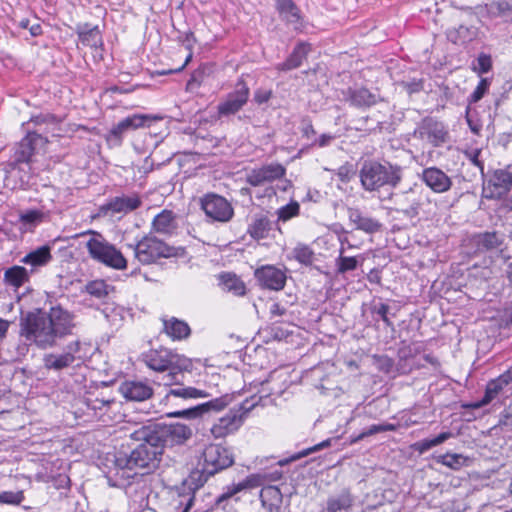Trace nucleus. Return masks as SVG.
Instances as JSON below:
<instances>
[{"label":"nucleus","instance_id":"1","mask_svg":"<svg viewBox=\"0 0 512 512\" xmlns=\"http://www.w3.org/2000/svg\"><path fill=\"white\" fill-rule=\"evenodd\" d=\"M142 434V443L133 448L122 446L107 458L111 465L106 472L110 486L125 488L130 495L139 490L141 498L149 491L150 475L159 468L163 454L147 430Z\"/></svg>","mask_w":512,"mask_h":512},{"label":"nucleus","instance_id":"2","mask_svg":"<svg viewBox=\"0 0 512 512\" xmlns=\"http://www.w3.org/2000/svg\"><path fill=\"white\" fill-rule=\"evenodd\" d=\"M75 319L76 315L60 304L51 306L48 311L35 308L21 313L20 335L43 350L58 347L73 334L77 326Z\"/></svg>","mask_w":512,"mask_h":512},{"label":"nucleus","instance_id":"3","mask_svg":"<svg viewBox=\"0 0 512 512\" xmlns=\"http://www.w3.org/2000/svg\"><path fill=\"white\" fill-rule=\"evenodd\" d=\"M201 469L192 471L177 490L173 499L174 508L179 512H189L194 505L195 492L201 488L209 477L227 469L234 464L232 451L220 444H209L202 453Z\"/></svg>","mask_w":512,"mask_h":512},{"label":"nucleus","instance_id":"4","mask_svg":"<svg viewBox=\"0 0 512 512\" xmlns=\"http://www.w3.org/2000/svg\"><path fill=\"white\" fill-rule=\"evenodd\" d=\"M403 170L390 162L365 161L359 171L361 186L365 191H378L384 186L396 188L402 181Z\"/></svg>","mask_w":512,"mask_h":512},{"label":"nucleus","instance_id":"5","mask_svg":"<svg viewBox=\"0 0 512 512\" xmlns=\"http://www.w3.org/2000/svg\"><path fill=\"white\" fill-rule=\"evenodd\" d=\"M135 257L144 265L155 263L160 258L183 257L184 247L169 246L154 235H146L134 247Z\"/></svg>","mask_w":512,"mask_h":512},{"label":"nucleus","instance_id":"6","mask_svg":"<svg viewBox=\"0 0 512 512\" xmlns=\"http://www.w3.org/2000/svg\"><path fill=\"white\" fill-rule=\"evenodd\" d=\"M261 397L256 395L245 399L237 407H233L229 412L221 417L211 428V433L215 438H223L237 431L243 424L247 414L258 405Z\"/></svg>","mask_w":512,"mask_h":512},{"label":"nucleus","instance_id":"7","mask_svg":"<svg viewBox=\"0 0 512 512\" xmlns=\"http://www.w3.org/2000/svg\"><path fill=\"white\" fill-rule=\"evenodd\" d=\"M94 237L86 244L89 255L92 259L108 267L122 270L127 266V260L120 250L108 242L100 233L92 232Z\"/></svg>","mask_w":512,"mask_h":512},{"label":"nucleus","instance_id":"8","mask_svg":"<svg viewBox=\"0 0 512 512\" xmlns=\"http://www.w3.org/2000/svg\"><path fill=\"white\" fill-rule=\"evenodd\" d=\"M146 430L152 436V441L156 442L162 451L165 446L183 445L193 435L192 429L182 423H157L153 428Z\"/></svg>","mask_w":512,"mask_h":512},{"label":"nucleus","instance_id":"9","mask_svg":"<svg viewBox=\"0 0 512 512\" xmlns=\"http://www.w3.org/2000/svg\"><path fill=\"white\" fill-rule=\"evenodd\" d=\"M146 365L158 372H164L167 369H191L190 359L179 355L167 348L151 349L143 355Z\"/></svg>","mask_w":512,"mask_h":512},{"label":"nucleus","instance_id":"10","mask_svg":"<svg viewBox=\"0 0 512 512\" xmlns=\"http://www.w3.org/2000/svg\"><path fill=\"white\" fill-rule=\"evenodd\" d=\"M390 199L394 201V210L401 213L408 219H414L419 216L425 201L423 189L414 185L408 190L391 194Z\"/></svg>","mask_w":512,"mask_h":512},{"label":"nucleus","instance_id":"11","mask_svg":"<svg viewBox=\"0 0 512 512\" xmlns=\"http://www.w3.org/2000/svg\"><path fill=\"white\" fill-rule=\"evenodd\" d=\"M81 349L80 340L71 341L68 343L62 353L46 354L43 358L44 367L48 370L62 371L64 369L74 367L82 361L79 355Z\"/></svg>","mask_w":512,"mask_h":512},{"label":"nucleus","instance_id":"12","mask_svg":"<svg viewBox=\"0 0 512 512\" xmlns=\"http://www.w3.org/2000/svg\"><path fill=\"white\" fill-rule=\"evenodd\" d=\"M159 120H162V117L156 115L133 114L128 116L110 129L107 135V141L120 145L124 135L128 131L136 130L141 127H150L153 122Z\"/></svg>","mask_w":512,"mask_h":512},{"label":"nucleus","instance_id":"13","mask_svg":"<svg viewBox=\"0 0 512 512\" xmlns=\"http://www.w3.org/2000/svg\"><path fill=\"white\" fill-rule=\"evenodd\" d=\"M48 142V137L39 132H27L26 136L15 147L13 161L10 166L15 168L18 164H28L34 153Z\"/></svg>","mask_w":512,"mask_h":512},{"label":"nucleus","instance_id":"14","mask_svg":"<svg viewBox=\"0 0 512 512\" xmlns=\"http://www.w3.org/2000/svg\"><path fill=\"white\" fill-rule=\"evenodd\" d=\"M201 208L211 221L228 222L234 215V209L230 202L223 196L209 193L201 199Z\"/></svg>","mask_w":512,"mask_h":512},{"label":"nucleus","instance_id":"15","mask_svg":"<svg viewBox=\"0 0 512 512\" xmlns=\"http://www.w3.org/2000/svg\"><path fill=\"white\" fill-rule=\"evenodd\" d=\"M250 90L243 79H239L235 85L234 91L230 92L225 100L217 106L219 117H228L239 112L247 103Z\"/></svg>","mask_w":512,"mask_h":512},{"label":"nucleus","instance_id":"16","mask_svg":"<svg viewBox=\"0 0 512 512\" xmlns=\"http://www.w3.org/2000/svg\"><path fill=\"white\" fill-rule=\"evenodd\" d=\"M232 401V397L229 394L223 395L218 398H214L208 402L196 405L194 407L186 408L179 411L167 413L168 417L187 418L195 419L201 417L205 413L211 411L219 412L226 408Z\"/></svg>","mask_w":512,"mask_h":512},{"label":"nucleus","instance_id":"17","mask_svg":"<svg viewBox=\"0 0 512 512\" xmlns=\"http://www.w3.org/2000/svg\"><path fill=\"white\" fill-rule=\"evenodd\" d=\"M254 277L261 288L273 291L282 290L287 280L285 271L274 265H263L257 268Z\"/></svg>","mask_w":512,"mask_h":512},{"label":"nucleus","instance_id":"18","mask_svg":"<svg viewBox=\"0 0 512 512\" xmlns=\"http://www.w3.org/2000/svg\"><path fill=\"white\" fill-rule=\"evenodd\" d=\"M415 134H418L421 139H426L435 147L445 143L448 138V131L445 125L433 117L422 119Z\"/></svg>","mask_w":512,"mask_h":512},{"label":"nucleus","instance_id":"19","mask_svg":"<svg viewBox=\"0 0 512 512\" xmlns=\"http://www.w3.org/2000/svg\"><path fill=\"white\" fill-rule=\"evenodd\" d=\"M286 174V168L280 163H270L263 165L260 168L253 169L246 178L247 183L251 186L257 187L266 182H272L274 180L284 177Z\"/></svg>","mask_w":512,"mask_h":512},{"label":"nucleus","instance_id":"20","mask_svg":"<svg viewBox=\"0 0 512 512\" xmlns=\"http://www.w3.org/2000/svg\"><path fill=\"white\" fill-rule=\"evenodd\" d=\"M504 242L503 234L496 231L476 233L469 239V245L475 254L499 249Z\"/></svg>","mask_w":512,"mask_h":512},{"label":"nucleus","instance_id":"21","mask_svg":"<svg viewBox=\"0 0 512 512\" xmlns=\"http://www.w3.org/2000/svg\"><path fill=\"white\" fill-rule=\"evenodd\" d=\"M347 216L356 230L363 231L366 234H375L382 231L383 224L359 208L348 207Z\"/></svg>","mask_w":512,"mask_h":512},{"label":"nucleus","instance_id":"22","mask_svg":"<svg viewBox=\"0 0 512 512\" xmlns=\"http://www.w3.org/2000/svg\"><path fill=\"white\" fill-rule=\"evenodd\" d=\"M421 180L435 193H445L452 186V179L438 167L423 169Z\"/></svg>","mask_w":512,"mask_h":512},{"label":"nucleus","instance_id":"23","mask_svg":"<svg viewBox=\"0 0 512 512\" xmlns=\"http://www.w3.org/2000/svg\"><path fill=\"white\" fill-rule=\"evenodd\" d=\"M259 477L260 475H250L245 480L237 484L226 486L223 493L216 498L215 506L217 508L226 509L229 500L234 499L235 501H238V498H235L237 493L260 485L258 481Z\"/></svg>","mask_w":512,"mask_h":512},{"label":"nucleus","instance_id":"24","mask_svg":"<svg viewBox=\"0 0 512 512\" xmlns=\"http://www.w3.org/2000/svg\"><path fill=\"white\" fill-rule=\"evenodd\" d=\"M62 122V119L55 114L49 112H41L37 115H32L27 125V132H39L44 136L50 130H54Z\"/></svg>","mask_w":512,"mask_h":512},{"label":"nucleus","instance_id":"25","mask_svg":"<svg viewBox=\"0 0 512 512\" xmlns=\"http://www.w3.org/2000/svg\"><path fill=\"white\" fill-rule=\"evenodd\" d=\"M142 205V200L137 194L128 196L122 195L111 198L106 204L101 207L102 211H111L115 213H129L138 209Z\"/></svg>","mask_w":512,"mask_h":512},{"label":"nucleus","instance_id":"26","mask_svg":"<svg viewBox=\"0 0 512 512\" xmlns=\"http://www.w3.org/2000/svg\"><path fill=\"white\" fill-rule=\"evenodd\" d=\"M355 497L349 488H343L339 493L330 495L325 507L321 512H350L353 507Z\"/></svg>","mask_w":512,"mask_h":512},{"label":"nucleus","instance_id":"27","mask_svg":"<svg viewBox=\"0 0 512 512\" xmlns=\"http://www.w3.org/2000/svg\"><path fill=\"white\" fill-rule=\"evenodd\" d=\"M120 393L130 401L142 402L152 397L153 389L140 381H125L119 387Z\"/></svg>","mask_w":512,"mask_h":512},{"label":"nucleus","instance_id":"28","mask_svg":"<svg viewBox=\"0 0 512 512\" xmlns=\"http://www.w3.org/2000/svg\"><path fill=\"white\" fill-rule=\"evenodd\" d=\"M276 9L283 21L288 25H292L295 30L302 27V17L300 9L293 0H276Z\"/></svg>","mask_w":512,"mask_h":512},{"label":"nucleus","instance_id":"29","mask_svg":"<svg viewBox=\"0 0 512 512\" xmlns=\"http://www.w3.org/2000/svg\"><path fill=\"white\" fill-rule=\"evenodd\" d=\"M51 260V247L43 245L26 254L21 258L20 263L31 266L29 271L33 274L38 268L46 266Z\"/></svg>","mask_w":512,"mask_h":512},{"label":"nucleus","instance_id":"30","mask_svg":"<svg viewBox=\"0 0 512 512\" xmlns=\"http://www.w3.org/2000/svg\"><path fill=\"white\" fill-rule=\"evenodd\" d=\"M479 28L470 25H459L457 28L448 29L447 39L455 45H467L478 38Z\"/></svg>","mask_w":512,"mask_h":512},{"label":"nucleus","instance_id":"31","mask_svg":"<svg viewBox=\"0 0 512 512\" xmlns=\"http://www.w3.org/2000/svg\"><path fill=\"white\" fill-rule=\"evenodd\" d=\"M347 101L357 108H369L378 102V96L367 88H348Z\"/></svg>","mask_w":512,"mask_h":512},{"label":"nucleus","instance_id":"32","mask_svg":"<svg viewBox=\"0 0 512 512\" xmlns=\"http://www.w3.org/2000/svg\"><path fill=\"white\" fill-rule=\"evenodd\" d=\"M177 227L176 215L167 209L162 210L152 221V230L159 234L171 235Z\"/></svg>","mask_w":512,"mask_h":512},{"label":"nucleus","instance_id":"33","mask_svg":"<svg viewBox=\"0 0 512 512\" xmlns=\"http://www.w3.org/2000/svg\"><path fill=\"white\" fill-rule=\"evenodd\" d=\"M31 272L23 266L13 265L4 270L3 282L15 290L30 281Z\"/></svg>","mask_w":512,"mask_h":512},{"label":"nucleus","instance_id":"34","mask_svg":"<svg viewBox=\"0 0 512 512\" xmlns=\"http://www.w3.org/2000/svg\"><path fill=\"white\" fill-rule=\"evenodd\" d=\"M76 34L80 42L85 46L97 48L103 45L102 35L97 25L91 26L88 23L78 24Z\"/></svg>","mask_w":512,"mask_h":512},{"label":"nucleus","instance_id":"35","mask_svg":"<svg viewBox=\"0 0 512 512\" xmlns=\"http://www.w3.org/2000/svg\"><path fill=\"white\" fill-rule=\"evenodd\" d=\"M310 51V44L305 42L298 43L287 59L277 66L280 71H290L301 66Z\"/></svg>","mask_w":512,"mask_h":512},{"label":"nucleus","instance_id":"36","mask_svg":"<svg viewBox=\"0 0 512 512\" xmlns=\"http://www.w3.org/2000/svg\"><path fill=\"white\" fill-rule=\"evenodd\" d=\"M260 499L262 506L267 509L268 512H280L283 495L278 487H264L260 492Z\"/></svg>","mask_w":512,"mask_h":512},{"label":"nucleus","instance_id":"37","mask_svg":"<svg viewBox=\"0 0 512 512\" xmlns=\"http://www.w3.org/2000/svg\"><path fill=\"white\" fill-rule=\"evenodd\" d=\"M164 332L173 340H182L189 337L191 329L189 325L178 318L171 317L164 320Z\"/></svg>","mask_w":512,"mask_h":512},{"label":"nucleus","instance_id":"38","mask_svg":"<svg viewBox=\"0 0 512 512\" xmlns=\"http://www.w3.org/2000/svg\"><path fill=\"white\" fill-rule=\"evenodd\" d=\"M271 225L272 223L266 215L257 214L249 224L247 232L255 240L264 239L268 236Z\"/></svg>","mask_w":512,"mask_h":512},{"label":"nucleus","instance_id":"39","mask_svg":"<svg viewBox=\"0 0 512 512\" xmlns=\"http://www.w3.org/2000/svg\"><path fill=\"white\" fill-rule=\"evenodd\" d=\"M210 395L204 391L197 389L195 387H184L181 384L176 387L172 388L168 391L166 394V400L170 401L172 397L175 398H182V399H191V398H206Z\"/></svg>","mask_w":512,"mask_h":512},{"label":"nucleus","instance_id":"40","mask_svg":"<svg viewBox=\"0 0 512 512\" xmlns=\"http://www.w3.org/2000/svg\"><path fill=\"white\" fill-rule=\"evenodd\" d=\"M436 462L452 470H460L462 467L468 466L469 458L463 454L458 453H446L439 455L436 458Z\"/></svg>","mask_w":512,"mask_h":512},{"label":"nucleus","instance_id":"41","mask_svg":"<svg viewBox=\"0 0 512 512\" xmlns=\"http://www.w3.org/2000/svg\"><path fill=\"white\" fill-rule=\"evenodd\" d=\"M345 248L340 247L339 256L335 261L337 273L345 274L349 271H354L362 263L363 258L359 260L358 257H349L344 255Z\"/></svg>","mask_w":512,"mask_h":512},{"label":"nucleus","instance_id":"42","mask_svg":"<svg viewBox=\"0 0 512 512\" xmlns=\"http://www.w3.org/2000/svg\"><path fill=\"white\" fill-rule=\"evenodd\" d=\"M452 437V433L449 431L442 432L438 436L431 438V439H422L420 441L415 442L412 445V448L414 451H417L420 454H423L427 452L428 450L432 449L435 446H438L448 439Z\"/></svg>","mask_w":512,"mask_h":512},{"label":"nucleus","instance_id":"43","mask_svg":"<svg viewBox=\"0 0 512 512\" xmlns=\"http://www.w3.org/2000/svg\"><path fill=\"white\" fill-rule=\"evenodd\" d=\"M85 291L98 299L107 297L110 293L115 291V287L107 284L102 279L89 281L85 286Z\"/></svg>","mask_w":512,"mask_h":512},{"label":"nucleus","instance_id":"44","mask_svg":"<svg viewBox=\"0 0 512 512\" xmlns=\"http://www.w3.org/2000/svg\"><path fill=\"white\" fill-rule=\"evenodd\" d=\"M370 312L372 315H376L378 318L375 319L378 321L381 319L386 327L393 328V322L391 321L389 315H390V306L384 302H382L380 299L376 300L374 299L370 304Z\"/></svg>","mask_w":512,"mask_h":512},{"label":"nucleus","instance_id":"45","mask_svg":"<svg viewBox=\"0 0 512 512\" xmlns=\"http://www.w3.org/2000/svg\"><path fill=\"white\" fill-rule=\"evenodd\" d=\"M220 280L227 291L239 296L245 294V285L235 274L223 273Z\"/></svg>","mask_w":512,"mask_h":512},{"label":"nucleus","instance_id":"46","mask_svg":"<svg viewBox=\"0 0 512 512\" xmlns=\"http://www.w3.org/2000/svg\"><path fill=\"white\" fill-rule=\"evenodd\" d=\"M503 388H504V386L502 384H500L496 378L492 379L491 381L488 382V384L486 386L485 394H484L483 398L480 401L471 404L470 407L480 408V407H483V406L489 404Z\"/></svg>","mask_w":512,"mask_h":512},{"label":"nucleus","instance_id":"47","mask_svg":"<svg viewBox=\"0 0 512 512\" xmlns=\"http://www.w3.org/2000/svg\"><path fill=\"white\" fill-rule=\"evenodd\" d=\"M397 429V425L391 423H381V424H373L370 427L364 429L359 435L352 438L351 442L356 443L361 441L362 439L372 436L378 433L395 431Z\"/></svg>","mask_w":512,"mask_h":512},{"label":"nucleus","instance_id":"48","mask_svg":"<svg viewBox=\"0 0 512 512\" xmlns=\"http://www.w3.org/2000/svg\"><path fill=\"white\" fill-rule=\"evenodd\" d=\"M331 445V440L330 439H327V440H324L312 447H309V448H306V449H303L302 451L298 452V453H295L293 454L292 456H290L289 458H286V459H283V460H279L278 461V465L279 466H284L290 462H293V461H296V460H299L303 457H306L314 452H317V451H320L322 450L323 448H326V447H329Z\"/></svg>","mask_w":512,"mask_h":512},{"label":"nucleus","instance_id":"49","mask_svg":"<svg viewBox=\"0 0 512 512\" xmlns=\"http://www.w3.org/2000/svg\"><path fill=\"white\" fill-rule=\"evenodd\" d=\"M293 257L302 265L311 266L315 261V253L304 244H298L292 251Z\"/></svg>","mask_w":512,"mask_h":512},{"label":"nucleus","instance_id":"50","mask_svg":"<svg viewBox=\"0 0 512 512\" xmlns=\"http://www.w3.org/2000/svg\"><path fill=\"white\" fill-rule=\"evenodd\" d=\"M182 42H183L185 48L190 51V53L186 57L184 63L180 67H178L176 69L162 70V71L159 72L160 75H168V74H172V73H179V72H181L185 68V66L192 59V49H193L194 43L196 42V38H195L193 32L189 31V32L185 33L184 38L182 39Z\"/></svg>","mask_w":512,"mask_h":512},{"label":"nucleus","instance_id":"51","mask_svg":"<svg viewBox=\"0 0 512 512\" xmlns=\"http://www.w3.org/2000/svg\"><path fill=\"white\" fill-rule=\"evenodd\" d=\"M122 311V307L109 303H105L104 307L101 309V313L111 324H116L122 320Z\"/></svg>","mask_w":512,"mask_h":512},{"label":"nucleus","instance_id":"52","mask_svg":"<svg viewBox=\"0 0 512 512\" xmlns=\"http://www.w3.org/2000/svg\"><path fill=\"white\" fill-rule=\"evenodd\" d=\"M492 12L495 16L504 17L512 21V0H499L492 4Z\"/></svg>","mask_w":512,"mask_h":512},{"label":"nucleus","instance_id":"53","mask_svg":"<svg viewBox=\"0 0 512 512\" xmlns=\"http://www.w3.org/2000/svg\"><path fill=\"white\" fill-rule=\"evenodd\" d=\"M44 217L43 212L39 210H28L24 213L20 214L19 220L20 223L25 226H35L38 223L42 222Z\"/></svg>","mask_w":512,"mask_h":512},{"label":"nucleus","instance_id":"54","mask_svg":"<svg viewBox=\"0 0 512 512\" xmlns=\"http://www.w3.org/2000/svg\"><path fill=\"white\" fill-rule=\"evenodd\" d=\"M300 205L296 201H292L289 204L281 207L277 211L278 220L287 221L294 216L299 214Z\"/></svg>","mask_w":512,"mask_h":512},{"label":"nucleus","instance_id":"55","mask_svg":"<svg viewBox=\"0 0 512 512\" xmlns=\"http://www.w3.org/2000/svg\"><path fill=\"white\" fill-rule=\"evenodd\" d=\"M168 374L163 376L164 385H180L183 381L184 371H190V369H167Z\"/></svg>","mask_w":512,"mask_h":512},{"label":"nucleus","instance_id":"56","mask_svg":"<svg viewBox=\"0 0 512 512\" xmlns=\"http://www.w3.org/2000/svg\"><path fill=\"white\" fill-rule=\"evenodd\" d=\"M421 345L418 343H406L405 341L401 342V347L398 350V355L401 359H407L415 356L420 353Z\"/></svg>","mask_w":512,"mask_h":512},{"label":"nucleus","instance_id":"57","mask_svg":"<svg viewBox=\"0 0 512 512\" xmlns=\"http://www.w3.org/2000/svg\"><path fill=\"white\" fill-rule=\"evenodd\" d=\"M489 85L490 83L488 79H481L475 90L468 97L469 104L477 103L479 100H481L485 93L488 91Z\"/></svg>","mask_w":512,"mask_h":512},{"label":"nucleus","instance_id":"58","mask_svg":"<svg viewBox=\"0 0 512 512\" xmlns=\"http://www.w3.org/2000/svg\"><path fill=\"white\" fill-rule=\"evenodd\" d=\"M494 185L502 188H508L512 185V171L497 170L494 173Z\"/></svg>","mask_w":512,"mask_h":512},{"label":"nucleus","instance_id":"59","mask_svg":"<svg viewBox=\"0 0 512 512\" xmlns=\"http://www.w3.org/2000/svg\"><path fill=\"white\" fill-rule=\"evenodd\" d=\"M334 173L341 182L348 183L355 175L356 171L353 164L346 162L344 165L335 170Z\"/></svg>","mask_w":512,"mask_h":512},{"label":"nucleus","instance_id":"60","mask_svg":"<svg viewBox=\"0 0 512 512\" xmlns=\"http://www.w3.org/2000/svg\"><path fill=\"white\" fill-rule=\"evenodd\" d=\"M24 500L23 491H3L0 493V503L19 505Z\"/></svg>","mask_w":512,"mask_h":512},{"label":"nucleus","instance_id":"61","mask_svg":"<svg viewBox=\"0 0 512 512\" xmlns=\"http://www.w3.org/2000/svg\"><path fill=\"white\" fill-rule=\"evenodd\" d=\"M477 63H478V72L480 74L487 73L492 68V60L491 56L485 53L479 54L477 57Z\"/></svg>","mask_w":512,"mask_h":512},{"label":"nucleus","instance_id":"62","mask_svg":"<svg viewBox=\"0 0 512 512\" xmlns=\"http://www.w3.org/2000/svg\"><path fill=\"white\" fill-rule=\"evenodd\" d=\"M301 132L303 137L310 139L316 135V131L312 125V121L309 117H303L301 120Z\"/></svg>","mask_w":512,"mask_h":512},{"label":"nucleus","instance_id":"63","mask_svg":"<svg viewBox=\"0 0 512 512\" xmlns=\"http://www.w3.org/2000/svg\"><path fill=\"white\" fill-rule=\"evenodd\" d=\"M53 486L56 489H69L70 488V478L66 474H58L52 479Z\"/></svg>","mask_w":512,"mask_h":512},{"label":"nucleus","instance_id":"64","mask_svg":"<svg viewBox=\"0 0 512 512\" xmlns=\"http://www.w3.org/2000/svg\"><path fill=\"white\" fill-rule=\"evenodd\" d=\"M111 403H113V400H109V399L106 400V399L95 398V399L87 400L88 407L95 411L101 410L104 406H108Z\"/></svg>","mask_w":512,"mask_h":512}]
</instances>
